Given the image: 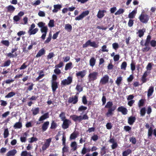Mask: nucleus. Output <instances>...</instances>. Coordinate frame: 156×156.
Masks as SVG:
<instances>
[{"label": "nucleus", "instance_id": "nucleus-1", "mask_svg": "<svg viewBox=\"0 0 156 156\" xmlns=\"http://www.w3.org/2000/svg\"><path fill=\"white\" fill-rule=\"evenodd\" d=\"M72 119L75 121H80L83 120H86L88 119L87 115L85 114L83 116L81 115L78 116L76 115H73L71 116Z\"/></svg>", "mask_w": 156, "mask_h": 156}, {"label": "nucleus", "instance_id": "nucleus-2", "mask_svg": "<svg viewBox=\"0 0 156 156\" xmlns=\"http://www.w3.org/2000/svg\"><path fill=\"white\" fill-rule=\"evenodd\" d=\"M149 18V17L148 15L143 13H142L139 17V19L140 21L144 23H147Z\"/></svg>", "mask_w": 156, "mask_h": 156}, {"label": "nucleus", "instance_id": "nucleus-3", "mask_svg": "<svg viewBox=\"0 0 156 156\" xmlns=\"http://www.w3.org/2000/svg\"><path fill=\"white\" fill-rule=\"evenodd\" d=\"M89 13V11L86 10L83 12L80 15L76 17L75 20H82L84 17L88 15Z\"/></svg>", "mask_w": 156, "mask_h": 156}, {"label": "nucleus", "instance_id": "nucleus-4", "mask_svg": "<svg viewBox=\"0 0 156 156\" xmlns=\"http://www.w3.org/2000/svg\"><path fill=\"white\" fill-rule=\"evenodd\" d=\"M73 78L71 76H69L66 79H65L61 81V84L63 85H69L72 82Z\"/></svg>", "mask_w": 156, "mask_h": 156}, {"label": "nucleus", "instance_id": "nucleus-5", "mask_svg": "<svg viewBox=\"0 0 156 156\" xmlns=\"http://www.w3.org/2000/svg\"><path fill=\"white\" fill-rule=\"evenodd\" d=\"M98 74V73L95 72L90 73L88 76L89 80L94 81L96 80L97 78Z\"/></svg>", "mask_w": 156, "mask_h": 156}, {"label": "nucleus", "instance_id": "nucleus-6", "mask_svg": "<svg viewBox=\"0 0 156 156\" xmlns=\"http://www.w3.org/2000/svg\"><path fill=\"white\" fill-rule=\"evenodd\" d=\"M48 30V28L46 26L43 27L41 28V32L43 33L41 38L43 40H44L45 39Z\"/></svg>", "mask_w": 156, "mask_h": 156}, {"label": "nucleus", "instance_id": "nucleus-7", "mask_svg": "<svg viewBox=\"0 0 156 156\" xmlns=\"http://www.w3.org/2000/svg\"><path fill=\"white\" fill-rule=\"evenodd\" d=\"M63 121L62 127L65 129H67L71 123L70 121L67 119H65Z\"/></svg>", "mask_w": 156, "mask_h": 156}, {"label": "nucleus", "instance_id": "nucleus-8", "mask_svg": "<svg viewBox=\"0 0 156 156\" xmlns=\"http://www.w3.org/2000/svg\"><path fill=\"white\" fill-rule=\"evenodd\" d=\"M106 12V11L104 10H99L98 12L97 16V17L100 19L102 18L105 16L104 13Z\"/></svg>", "mask_w": 156, "mask_h": 156}, {"label": "nucleus", "instance_id": "nucleus-9", "mask_svg": "<svg viewBox=\"0 0 156 156\" xmlns=\"http://www.w3.org/2000/svg\"><path fill=\"white\" fill-rule=\"evenodd\" d=\"M116 108V106H113L112 108L109 109L108 110V112L106 114V116L108 117H109L112 116L113 113L112 111H114Z\"/></svg>", "mask_w": 156, "mask_h": 156}, {"label": "nucleus", "instance_id": "nucleus-10", "mask_svg": "<svg viewBox=\"0 0 156 156\" xmlns=\"http://www.w3.org/2000/svg\"><path fill=\"white\" fill-rule=\"evenodd\" d=\"M109 76L107 75H105L103 76L100 80V83L102 84H105L107 83L109 80Z\"/></svg>", "mask_w": 156, "mask_h": 156}, {"label": "nucleus", "instance_id": "nucleus-11", "mask_svg": "<svg viewBox=\"0 0 156 156\" xmlns=\"http://www.w3.org/2000/svg\"><path fill=\"white\" fill-rule=\"evenodd\" d=\"M117 110L118 111L121 112L123 115H125L127 114V109L123 106H121L118 108Z\"/></svg>", "mask_w": 156, "mask_h": 156}, {"label": "nucleus", "instance_id": "nucleus-12", "mask_svg": "<svg viewBox=\"0 0 156 156\" xmlns=\"http://www.w3.org/2000/svg\"><path fill=\"white\" fill-rule=\"evenodd\" d=\"M78 98L76 96H74V97L70 98L68 100L69 102L73 103V104H76Z\"/></svg>", "mask_w": 156, "mask_h": 156}, {"label": "nucleus", "instance_id": "nucleus-13", "mask_svg": "<svg viewBox=\"0 0 156 156\" xmlns=\"http://www.w3.org/2000/svg\"><path fill=\"white\" fill-rule=\"evenodd\" d=\"M86 74V71L83 70L82 71H80L76 73V75L77 77H80L81 78H83Z\"/></svg>", "mask_w": 156, "mask_h": 156}, {"label": "nucleus", "instance_id": "nucleus-14", "mask_svg": "<svg viewBox=\"0 0 156 156\" xmlns=\"http://www.w3.org/2000/svg\"><path fill=\"white\" fill-rule=\"evenodd\" d=\"M54 9L52 10V12L54 13L57 12L58 10L62 8V5H55L53 6Z\"/></svg>", "mask_w": 156, "mask_h": 156}, {"label": "nucleus", "instance_id": "nucleus-15", "mask_svg": "<svg viewBox=\"0 0 156 156\" xmlns=\"http://www.w3.org/2000/svg\"><path fill=\"white\" fill-rule=\"evenodd\" d=\"M79 133L77 132H74L71 134L70 137V140H74L79 135Z\"/></svg>", "mask_w": 156, "mask_h": 156}, {"label": "nucleus", "instance_id": "nucleus-16", "mask_svg": "<svg viewBox=\"0 0 156 156\" xmlns=\"http://www.w3.org/2000/svg\"><path fill=\"white\" fill-rule=\"evenodd\" d=\"M51 87L53 91L55 92L58 87L57 83L56 81H51Z\"/></svg>", "mask_w": 156, "mask_h": 156}, {"label": "nucleus", "instance_id": "nucleus-17", "mask_svg": "<svg viewBox=\"0 0 156 156\" xmlns=\"http://www.w3.org/2000/svg\"><path fill=\"white\" fill-rule=\"evenodd\" d=\"M49 124V122L48 121L45 122L42 125V129L43 131H46L48 129V126Z\"/></svg>", "mask_w": 156, "mask_h": 156}, {"label": "nucleus", "instance_id": "nucleus-18", "mask_svg": "<svg viewBox=\"0 0 156 156\" xmlns=\"http://www.w3.org/2000/svg\"><path fill=\"white\" fill-rule=\"evenodd\" d=\"M137 13V10L134 9L133 11L129 13L128 15V17L129 18H133L135 16Z\"/></svg>", "mask_w": 156, "mask_h": 156}, {"label": "nucleus", "instance_id": "nucleus-19", "mask_svg": "<svg viewBox=\"0 0 156 156\" xmlns=\"http://www.w3.org/2000/svg\"><path fill=\"white\" fill-rule=\"evenodd\" d=\"M17 153V151L15 149L9 151L7 153V156H13Z\"/></svg>", "mask_w": 156, "mask_h": 156}, {"label": "nucleus", "instance_id": "nucleus-20", "mask_svg": "<svg viewBox=\"0 0 156 156\" xmlns=\"http://www.w3.org/2000/svg\"><path fill=\"white\" fill-rule=\"evenodd\" d=\"M48 117V113L44 114V115L41 116L39 119V121H43L47 118Z\"/></svg>", "mask_w": 156, "mask_h": 156}, {"label": "nucleus", "instance_id": "nucleus-21", "mask_svg": "<svg viewBox=\"0 0 156 156\" xmlns=\"http://www.w3.org/2000/svg\"><path fill=\"white\" fill-rule=\"evenodd\" d=\"M45 51L43 48H42L38 52L36 55V57H38L41 56L42 55L44 54L45 53Z\"/></svg>", "mask_w": 156, "mask_h": 156}, {"label": "nucleus", "instance_id": "nucleus-22", "mask_svg": "<svg viewBox=\"0 0 156 156\" xmlns=\"http://www.w3.org/2000/svg\"><path fill=\"white\" fill-rule=\"evenodd\" d=\"M145 31V29H140L139 30L137 34H138L140 37H141L143 36L144 33Z\"/></svg>", "mask_w": 156, "mask_h": 156}, {"label": "nucleus", "instance_id": "nucleus-23", "mask_svg": "<svg viewBox=\"0 0 156 156\" xmlns=\"http://www.w3.org/2000/svg\"><path fill=\"white\" fill-rule=\"evenodd\" d=\"M22 126V124L20 122H17L14 125V127L15 129H20Z\"/></svg>", "mask_w": 156, "mask_h": 156}, {"label": "nucleus", "instance_id": "nucleus-24", "mask_svg": "<svg viewBox=\"0 0 156 156\" xmlns=\"http://www.w3.org/2000/svg\"><path fill=\"white\" fill-rule=\"evenodd\" d=\"M154 91V87H149L148 90L147 96L148 97L151 96L152 94Z\"/></svg>", "mask_w": 156, "mask_h": 156}, {"label": "nucleus", "instance_id": "nucleus-25", "mask_svg": "<svg viewBox=\"0 0 156 156\" xmlns=\"http://www.w3.org/2000/svg\"><path fill=\"white\" fill-rule=\"evenodd\" d=\"M148 73L147 71H145L142 77V80L143 83H145L146 81V77L148 75Z\"/></svg>", "mask_w": 156, "mask_h": 156}, {"label": "nucleus", "instance_id": "nucleus-26", "mask_svg": "<svg viewBox=\"0 0 156 156\" xmlns=\"http://www.w3.org/2000/svg\"><path fill=\"white\" fill-rule=\"evenodd\" d=\"M136 118L134 117L131 116L129 117L128 120V122L130 125H132L134 122Z\"/></svg>", "mask_w": 156, "mask_h": 156}, {"label": "nucleus", "instance_id": "nucleus-27", "mask_svg": "<svg viewBox=\"0 0 156 156\" xmlns=\"http://www.w3.org/2000/svg\"><path fill=\"white\" fill-rule=\"evenodd\" d=\"M95 62L96 59L94 58V57L91 58L89 61L90 65V66L92 67L94 66L95 64Z\"/></svg>", "mask_w": 156, "mask_h": 156}, {"label": "nucleus", "instance_id": "nucleus-28", "mask_svg": "<svg viewBox=\"0 0 156 156\" xmlns=\"http://www.w3.org/2000/svg\"><path fill=\"white\" fill-rule=\"evenodd\" d=\"M38 31V29L37 28H35L31 31H28V33L30 35L32 34H36Z\"/></svg>", "mask_w": 156, "mask_h": 156}, {"label": "nucleus", "instance_id": "nucleus-29", "mask_svg": "<svg viewBox=\"0 0 156 156\" xmlns=\"http://www.w3.org/2000/svg\"><path fill=\"white\" fill-rule=\"evenodd\" d=\"M65 29L68 32H70L72 30V26L69 24H67L65 25Z\"/></svg>", "mask_w": 156, "mask_h": 156}, {"label": "nucleus", "instance_id": "nucleus-30", "mask_svg": "<svg viewBox=\"0 0 156 156\" xmlns=\"http://www.w3.org/2000/svg\"><path fill=\"white\" fill-rule=\"evenodd\" d=\"M39 76L36 79V81H38L39 80L42 78L44 76V73L43 71H41L39 73Z\"/></svg>", "mask_w": 156, "mask_h": 156}, {"label": "nucleus", "instance_id": "nucleus-31", "mask_svg": "<svg viewBox=\"0 0 156 156\" xmlns=\"http://www.w3.org/2000/svg\"><path fill=\"white\" fill-rule=\"evenodd\" d=\"M39 109L38 108H33L32 109L33 114L35 115H37L39 112Z\"/></svg>", "mask_w": 156, "mask_h": 156}, {"label": "nucleus", "instance_id": "nucleus-32", "mask_svg": "<svg viewBox=\"0 0 156 156\" xmlns=\"http://www.w3.org/2000/svg\"><path fill=\"white\" fill-rule=\"evenodd\" d=\"M72 63L70 62L66 64L65 67V70H67L71 69L72 68Z\"/></svg>", "mask_w": 156, "mask_h": 156}, {"label": "nucleus", "instance_id": "nucleus-33", "mask_svg": "<svg viewBox=\"0 0 156 156\" xmlns=\"http://www.w3.org/2000/svg\"><path fill=\"white\" fill-rule=\"evenodd\" d=\"M113 105V102L112 101H108L107 102L106 105L105 106V108H108L109 109L112 108L111 107H112Z\"/></svg>", "mask_w": 156, "mask_h": 156}, {"label": "nucleus", "instance_id": "nucleus-34", "mask_svg": "<svg viewBox=\"0 0 156 156\" xmlns=\"http://www.w3.org/2000/svg\"><path fill=\"white\" fill-rule=\"evenodd\" d=\"M71 146L74 151L76 150L77 148V144L76 142L74 141L71 143Z\"/></svg>", "mask_w": 156, "mask_h": 156}, {"label": "nucleus", "instance_id": "nucleus-35", "mask_svg": "<svg viewBox=\"0 0 156 156\" xmlns=\"http://www.w3.org/2000/svg\"><path fill=\"white\" fill-rule=\"evenodd\" d=\"M7 9L9 12H13L15 9V8L11 5H9L8 6Z\"/></svg>", "mask_w": 156, "mask_h": 156}, {"label": "nucleus", "instance_id": "nucleus-36", "mask_svg": "<svg viewBox=\"0 0 156 156\" xmlns=\"http://www.w3.org/2000/svg\"><path fill=\"white\" fill-rule=\"evenodd\" d=\"M15 95V93L13 92H11L9 93L7 95L5 96V98H10Z\"/></svg>", "mask_w": 156, "mask_h": 156}, {"label": "nucleus", "instance_id": "nucleus-37", "mask_svg": "<svg viewBox=\"0 0 156 156\" xmlns=\"http://www.w3.org/2000/svg\"><path fill=\"white\" fill-rule=\"evenodd\" d=\"M9 135V130L7 128L5 129L4 133V136L5 138L7 137Z\"/></svg>", "mask_w": 156, "mask_h": 156}, {"label": "nucleus", "instance_id": "nucleus-38", "mask_svg": "<svg viewBox=\"0 0 156 156\" xmlns=\"http://www.w3.org/2000/svg\"><path fill=\"white\" fill-rule=\"evenodd\" d=\"M131 152V150L130 149H127L124 151L122 153L123 156H127Z\"/></svg>", "mask_w": 156, "mask_h": 156}, {"label": "nucleus", "instance_id": "nucleus-39", "mask_svg": "<svg viewBox=\"0 0 156 156\" xmlns=\"http://www.w3.org/2000/svg\"><path fill=\"white\" fill-rule=\"evenodd\" d=\"M124 12V10L122 9H119L115 13V15H119L122 13Z\"/></svg>", "mask_w": 156, "mask_h": 156}, {"label": "nucleus", "instance_id": "nucleus-40", "mask_svg": "<svg viewBox=\"0 0 156 156\" xmlns=\"http://www.w3.org/2000/svg\"><path fill=\"white\" fill-rule=\"evenodd\" d=\"M51 138H49L48 139L46 140V141L45 142L44 144L49 147L50 146V143L51 142Z\"/></svg>", "mask_w": 156, "mask_h": 156}, {"label": "nucleus", "instance_id": "nucleus-41", "mask_svg": "<svg viewBox=\"0 0 156 156\" xmlns=\"http://www.w3.org/2000/svg\"><path fill=\"white\" fill-rule=\"evenodd\" d=\"M122 80V78L121 76H119L117 78L116 81V83L118 86H119V85L120 84Z\"/></svg>", "mask_w": 156, "mask_h": 156}, {"label": "nucleus", "instance_id": "nucleus-42", "mask_svg": "<svg viewBox=\"0 0 156 156\" xmlns=\"http://www.w3.org/2000/svg\"><path fill=\"white\" fill-rule=\"evenodd\" d=\"M127 66V63L126 62H123L121 66V69H123L124 70H126Z\"/></svg>", "mask_w": 156, "mask_h": 156}, {"label": "nucleus", "instance_id": "nucleus-43", "mask_svg": "<svg viewBox=\"0 0 156 156\" xmlns=\"http://www.w3.org/2000/svg\"><path fill=\"white\" fill-rule=\"evenodd\" d=\"M151 39V37L150 36L148 35L147 36V37L146 41V42L144 44V45H148V44L150 42V40Z\"/></svg>", "mask_w": 156, "mask_h": 156}, {"label": "nucleus", "instance_id": "nucleus-44", "mask_svg": "<svg viewBox=\"0 0 156 156\" xmlns=\"http://www.w3.org/2000/svg\"><path fill=\"white\" fill-rule=\"evenodd\" d=\"M37 140V139L36 137H33L28 139V141L30 143H33Z\"/></svg>", "mask_w": 156, "mask_h": 156}, {"label": "nucleus", "instance_id": "nucleus-45", "mask_svg": "<svg viewBox=\"0 0 156 156\" xmlns=\"http://www.w3.org/2000/svg\"><path fill=\"white\" fill-rule=\"evenodd\" d=\"M1 43L6 46H8L9 44V41L7 40L2 41Z\"/></svg>", "mask_w": 156, "mask_h": 156}, {"label": "nucleus", "instance_id": "nucleus-46", "mask_svg": "<svg viewBox=\"0 0 156 156\" xmlns=\"http://www.w3.org/2000/svg\"><path fill=\"white\" fill-rule=\"evenodd\" d=\"M91 42V41L90 40L88 41L85 44H83V48H86L89 46H90Z\"/></svg>", "mask_w": 156, "mask_h": 156}, {"label": "nucleus", "instance_id": "nucleus-47", "mask_svg": "<svg viewBox=\"0 0 156 156\" xmlns=\"http://www.w3.org/2000/svg\"><path fill=\"white\" fill-rule=\"evenodd\" d=\"M54 20H50L48 24V25L50 27H52L54 26Z\"/></svg>", "mask_w": 156, "mask_h": 156}, {"label": "nucleus", "instance_id": "nucleus-48", "mask_svg": "<svg viewBox=\"0 0 156 156\" xmlns=\"http://www.w3.org/2000/svg\"><path fill=\"white\" fill-rule=\"evenodd\" d=\"M90 46L91 47H94V48H97L98 47V45L96 44V42L94 41L91 42V44Z\"/></svg>", "mask_w": 156, "mask_h": 156}, {"label": "nucleus", "instance_id": "nucleus-49", "mask_svg": "<svg viewBox=\"0 0 156 156\" xmlns=\"http://www.w3.org/2000/svg\"><path fill=\"white\" fill-rule=\"evenodd\" d=\"M65 114L64 112H62L59 115V117L61 118L62 121L65 119Z\"/></svg>", "mask_w": 156, "mask_h": 156}, {"label": "nucleus", "instance_id": "nucleus-50", "mask_svg": "<svg viewBox=\"0 0 156 156\" xmlns=\"http://www.w3.org/2000/svg\"><path fill=\"white\" fill-rule=\"evenodd\" d=\"M107 129H111L112 127V125L111 123L109 122L106 125Z\"/></svg>", "mask_w": 156, "mask_h": 156}, {"label": "nucleus", "instance_id": "nucleus-51", "mask_svg": "<svg viewBox=\"0 0 156 156\" xmlns=\"http://www.w3.org/2000/svg\"><path fill=\"white\" fill-rule=\"evenodd\" d=\"M20 19V17L18 15L15 16L13 18V20L15 22H18Z\"/></svg>", "mask_w": 156, "mask_h": 156}, {"label": "nucleus", "instance_id": "nucleus-52", "mask_svg": "<svg viewBox=\"0 0 156 156\" xmlns=\"http://www.w3.org/2000/svg\"><path fill=\"white\" fill-rule=\"evenodd\" d=\"M112 46L113 48L116 50L119 47V45L117 43H114L112 44Z\"/></svg>", "mask_w": 156, "mask_h": 156}, {"label": "nucleus", "instance_id": "nucleus-53", "mask_svg": "<svg viewBox=\"0 0 156 156\" xmlns=\"http://www.w3.org/2000/svg\"><path fill=\"white\" fill-rule=\"evenodd\" d=\"M145 46H146V47L144 48H143L142 49V51L143 52H146V51H149V49L150 48V47L148 46V45H145Z\"/></svg>", "mask_w": 156, "mask_h": 156}, {"label": "nucleus", "instance_id": "nucleus-54", "mask_svg": "<svg viewBox=\"0 0 156 156\" xmlns=\"http://www.w3.org/2000/svg\"><path fill=\"white\" fill-rule=\"evenodd\" d=\"M87 108L86 107L81 106L79 108L78 110L79 111H82L86 110L87 109Z\"/></svg>", "mask_w": 156, "mask_h": 156}, {"label": "nucleus", "instance_id": "nucleus-55", "mask_svg": "<svg viewBox=\"0 0 156 156\" xmlns=\"http://www.w3.org/2000/svg\"><path fill=\"white\" fill-rule=\"evenodd\" d=\"M45 23H44L42 22H39L37 24V25H38V26L41 28L45 27Z\"/></svg>", "mask_w": 156, "mask_h": 156}, {"label": "nucleus", "instance_id": "nucleus-56", "mask_svg": "<svg viewBox=\"0 0 156 156\" xmlns=\"http://www.w3.org/2000/svg\"><path fill=\"white\" fill-rule=\"evenodd\" d=\"M102 51L103 52H106L108 51V50L107 49V46L105 45H104L102 47Z\"/></svg>", "mask_w": 156, "mask_h": 156}, {"label": "nucleus", "instance_id": "nucleus-57", "mask_svg": "<svg viewBox=\"0 0 156 156\" xmlns=\"http://www.w3.org/2000/svg\"><path fill=\"white\" fill-rule=\"evenodd\" d=\"M76 89L80 92L82 91L83 90L82 88L78 84L77 85L76 87Z\"/></svg>", "mask_w": 156, "mask_h": 156}, {"label": "nucleus", "instance_id": "nucleus-58", "mask_svg": "<svg viewBox=\"0 0 156 156\" xmlns=\"http://www.w3.org/2000/svg\"><path fill=\"white\" fill-rule=\"evenodd\" d=\"M38 15L41 17H44L45 16V13L44 12L39 11L38 13Z\"/></svg>", "mask_w": 156, "mask_h": 156}, {"label": "nucleus", "instance_id": "nucleus-59", "mask_svg": "<svg viewBox=\"0 0 156 156\" xmlns=\"http://www.w3.org/2000/svg\"><path fill=\"white\" fill-rule=\"evenodd\" d=\"M152 65L151 63H150L148 64L146 67V69L147 70H151L152 69Z\"/></svg>", "mask_w": 156, "mask_h": 156}, {"label": "nucleus", "instance_id": "nucleus-60", "mask_svg": "<svg viewBox=\"0 0 156 156\" xmlns=\"http://www.w3.org/2000/svg\"><path fill=\"white\" fill-rule=\"evenodd\" d=\"M145 114V109L144 108H143L141 109L140 114L141 116H144Z\"/></svg>", "mask_w": 156, "mask_h": 156}, {"label": "nucleus", "instance_id": "nucleus-61", "mask_svg": "<svg viewBox=\"0 0 156 156\" xmlns=\"http://www.w3.org/2000/svg\"><path fill=\"white\" fill-rule=\"evenodd\" d=\"M41 3V1L40 0H37L35 1L33 3L32 5H39Z\"/></svg>", "mask_w": 156, "mask_h": 156}, {"label": "nucleus", "instance_id": "nucleus-62", "mask_svg": "<svg viewBox=\"0 0 156 156\" xmlns=\"http://www.w3.org/2000/svg\"><path fill=\"white\" fill-rule=\"evenodd\" d=\"M119 55H116L113 58L115 61H118L119 58Z\"/></svg>", "mask_w": 156, "mask_h": 156}, {"label": "nucleus", "instance_id": "nucleus-63", "mask_svg": "<svg viewBox=\"0 0 156 156\" xmlns=\"http://www.w3.org/2000/svg\"><path fill=\"white\" fill-rule=\"evenodd\" d=\"M151 45L153 47H155L156 46V41L154 40H152L150 42Z\"/></svg>", "mask_w": 156, "mask_h": 156}, {"label": "nucleus", "instance_id": "nucleus-64", "mask_svg": "<svg viewBox=\"0 0 156 156\" xmlns=\"http://www.w3.org/2000/svg\"><path fill=\"white\" fill-rule=\"evenodd\" d=\"M28 153L26 151H22L21 153V156H27L28 155Z\"/></svg>", "mask_w": 156, "mask_h": 156}]
</instances>
